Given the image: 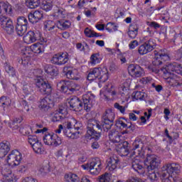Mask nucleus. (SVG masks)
I'll return each instance as SVG.
<instances>
[{"label": "nucleus", "instance_id": "37", "mask_svg": "<svg viewBox=\"0 0 182 182\" xmlns=\"http://www.w3.org/2000/svg\"><path fill=\"white\" fill-rule=\"evenodd\" d=\"M76 124H77V121L75 119V118L71 119L70 121L65 122V123L63 124L64 129H73V127H75V130H79L80 127H75Z\"/></svg>", "mask_w": 182, "mask_h": 182}, {"label": "nucleus", "instance_id": "19", "mask_svg": "<svg viewBox=\"0 0 182 182\" xmlns=\"http://www.w3.org/2000/svg\"><path fill=\"white\" fill-rule=\"evenodd\" d=\"M51 62L53 63V65H58V66L66 65V63L69 62L68 53H62L54 55L51 59Z\"/></svg>", "mask_w": 182, "mask_h": 182}, {"label": "nucleus", "instance_id": "22", "mask_svg": "<svg viewBox=\"0 0 182 182\" xmlns=\"http://www.w3.org/2000/svg\"><path fill=\"white\" fill-rule=\"evenodd\" d=\"M129 142L124 141L117 144V151L120 156H128L130 153V146Z\"/></svg>", "mask_w": 182, "mask_h": 182}, {"label": "nucleus", "instance_id": "39", "mask_svg": "<svg viewBox=\"0 0 182 182\" xmlns=\"http://www.w3.org/2000/svg\"><path fill=\"white\" fill-rule=\"evenodd\" d=\"M46 47L45 44L37 43L33 45L32 49L34 53H42L45 52Z\"/></svg>", "mask_w": 182, "mask_h": 182}, {"label": "nucleus", "instance_id": "17", "mask_svg": "<svg viewBox=\"0 0 182 182\" xmlns=\"http://www.w3.org/2000/svg\"><path fill=\"white\" fill-rule=\"evenodd\" d=\"M128 73L132 77H143L144 70L137 64H130L128 66Z\"/></svg>", "mask_w": 182, "mask_h": 182}, {"label": "nucleus", "instance_id": "7", "mask_svg": "<svg viewBox=\"0 0 182 182\" xmlns=\"http://www.w3.org/2000/svg\"><path fill=\"white\" fill-rule=\"evenodd\" d=\"M162 73L166 80L173 86H178L181 82V78L176 75L175 70H168V65L161 68Z\"/></svg>", "mask_w": 182, "mask_h": 182}, {"label": "nucleus", "instance_id": "49", "mask_svg": "<svg viewBox=\"0 0 182 182\" xmlns=\"http://www.w3.org/2000/svg\"><path fill=\"white\" fill-rule=\"evenodd\" d=\"M31 60L30 56L22 57L21 58L18 59V62L22 66H28L29 65V61Z\"/></svg>", "mask_w": 182, "mask_h": 182}, {"label": "nucleus", "instance_id": "2", "mask_svg": "<svg viewBox=\"0 0 182 182\" xmlns=\"http://www.w3.org/2000/svg\"><path fill=\"white\" fill-rule=\"evenodd\" d=\"M161 164V160L157 155L147 154L144 160V166L140 164L139 159H132V168L136 171V173H139V174H143L146 170L150 180H151V181H156L159 180L160 177V173L156 171V169L160 167Z\"/></svg>", "mask_w": 182, "mask_h": 182}, {"label": "nucleus", "instance_id": "46", "mask_svg": "<svg viewBox=\"0 0 182 182\" xmlns=\"http://www.w3.org/2000/svg\"><path fill=\"white\" fill-rule=\"evenodd\" d=\"M84 33L87 38H98L99 36V33L89 29V28L85 29Z\"/></svg>", "mask_w": 182, "mask_h": 182}, {"label": "nucleus", "instance_id": "34", "mask_svg": "<svg viewBox=\"0 0 182 182\" xmlns=\"http://www.w3.org/2000/svg\"><path fill=\"white\" fill-rule=\"evenodd\" d=\"M9 35H12L15 31V28L14 27V23L12 20L9 19L6 23L3 24V27H1Z\"/></svg>", "mask_w": 182, "mask_h": 182}, {"label": "nucleus", "instance_id": "53", "mask_svg": "<svg viewBox=\"0 0 182 182\" xmlns=\"http://www.w3.org/2000/svg\"><path fill=\"white\" fill-rule=\"evenodd\" d=\"M114 107L117 109V110H119L122 114H124V112H126V109H127V106H122L118 102L114 104Z\"/></svg>", "mask_w": 182, "mask_h": 182}, {"label": "nucleus", "instance_id": "5", "mask_svg": "<svg viewBox=\"0 0 182 182\" xmlns=\"http://www.w3.org/2000/svg\"><path fill=\"white\" fill-rule=\"evenodd\" d=\"M87 80H100V83H105L109 79V71L106 68H95L90 70Z\"/></svg>", "mask_w": 182, "mask_h": 182}, {"label": "nucleus", "instance_id": "40", "mask_svg": "<svg viewBox=\"0 0 182 182\" xmlns=\"http://www.w3.org/2000/svg\"><path fill=\"white\" fill-rule=\"evenodd\" d=\"M132 97L135 100H145L146 97H147V94L140 91H135L132 93Z\"/></svg>", "mask_w": 182, "mask_h": 182}, {"label": "nucleus", "instance_id": "47", "mask_svg": "<svg viewBox=\"0 0 182 182\" xmlns=\"http://www.w3.org/2000/svg\"><path fill=\"white\" fill-rule=\"evenodd\" d=\"M41 8L43 9V11L49 12V11H51L52 8H53V4L50 2L46 1L41 4Z\"/></svg>", "mask_w": 182, "mask_h": 182}, {"label": "nucleus", "instance_id": "9", "mask_svg": "<svg viewBox=\"0 0 182 182\" xmlns=\"http://www.w3.org/2000/svg\"><path fill=\"white\" fill-rule=\"evenodd\" d=\"M81 167H82L84 170L90 171V174H92V176H97V174L102 171V168H103V166L99 158L92 159V161L82 165Z\"/></svg>", "mask_w": 182, "mask_h": 182}, {"label": "nucleus", "instance_id": "59", "mask_svg": "<svg viewBox=\"0 0 182 182\" xmlns=\"http://www.w3.org/2000/svg\"><path fill=\"white\" fill-rule=\"evenodd\" d=\"M149 70H150L151 72H153V73L157 74V73H160V72L163 73V71L161 70H161L159 69V67H157V66L154 65L149 66Z\"/></svg>", "mask_w": 182, "mask_h": 182}, {"label": "nucleus", "instance_id": "16", "mask_svg": "<svg viewBox=\"0 0 182 182\" xmlns=\"http://www.w3.org/2000/svg\"><path fill=\"white\" fill-rule=\"evenodd\" d=\"M41 39H42V33L39 31H30L23 36V41L27 44L33 43Z\"/></svg>", "mask_w": 182, "mask_h": 182}, {"label": "nucleus", "instance_id": "51", "mask_svg": "<svg viewBox=\"0 0 182 182\" xmlns=\"http://www.w3.org/2000/svg\"><path fill=\"white\" fill-rule=\"evenodd\" d=\"M105 29L108 31V32H116V31H117V26L114 25V23H112V22H109L107 23L106 26H105Z\"/></svg>", "mask_w": 182, "mask_h": 182}, {"label": "nucleus", "instance_id": "24", "mask_svg": "<svg viewBox=\"0 0 182 182\" xmlns=\"http://www.w3.org/2000/svg\"><path fill=\"white\" fill-rule=\"evenodd\" d=\"M53 106V100L49 97H46L40 100L39 107L43 112H48Z\"/></svg>", "mask_w": 182, "mask_h": 182}, {"label": "nucleus", "instance_id": "20", "mask_svg": "<svg viewBox=\"0 0 182 182\" xmlns=\"http://www.w3.org/2000/svg\"><path fill=\"white\" fill-rule=\"evenodd\" d=\"M123 119L124 118H119L115 121V126L116 127H118V129H125L126 131L123 132L122 134H127L129 132H134L136 127L132 122H123Z\"/></svg>", "mask_w": 182, "mask_h": 182}, {"label": "nucleus", "instance_id": "27", "mask_svg": "<svg viewBox=\"0 0 182 182\" xmlns=\"http://www.w3.org/2000/svg\"><path fill=\"white\" fill-rule=\"evenodd\" d=\"M11 151V143L8 141H3L0 143V158L5 157Z\"/></svg>", "mask_w": 182, "mask_h": 182}, {"label": "nucleus", "instance_id": "18", "mask_svg": "<svg viewBox=\"0 0 182 182\" xmlns=\"http://www.w3.org/2000/svg\"><path fill=\"white\" fill-rule=\"evenodd\" d=\"M19 132L21 134H23V136H28V141L29 144H31V146H33L36 143H38V141H39L36 135H32V133H33V130H32V128L31 127H28L27 129L25 128H21L19 129Z\"/></svg>", "mask_w": 182, "mask_h": 182}, {"label": "nucleus", "instance_id": "55", "mask_svg": "<svg viewBox=\"0 0 182 182\" xmlns=\"http://www.w3.org/2000/svg\"><path fill=\"white\" fill-rule=\"evenodd\" d=\"M23 92L25 95H31L33 92V90H32L31 85L26 84L23 86Z\"/></svg>", "mask_w": 182, "mask_h": 182}, {"label": "nucleus", "instance_id": "32", "mask_svg": "<svg viewBox=\"0 0 182 182\" xmlns=\"http://www.w3.org/2000/svg\"><path fill=\"white\" fill-rule=\"evenodd\" d=\"M64 72L68 79H71V80H79L80 77H77V71L76 70H72L69 68H64Z\"/></svg>", "mask_w": 182, "mask_h": 182}, {"label": "nucleus", "instance_id": "63", "mask_svg": "<svg viewBox=\"0 0 182 182\" xmlns=\"http://www.w3.org/2000/svg\"><path fill=\"white\" fill-rule=\"evenodd\" d=\"M55 12L60 16H63V15H65V9H63V8L56 7Z\"/></svg>", "mask_w": 182, "mask_h": 182}, {"label": "nucleus", "instance_id": "29", "mask_svg": "<svg viewBox=\"0 0 182 182\" xmlns=\"http://www.w3.org/2000/svg\"><path fill=\"white\" fill-rule=\"evenodd\" d=\"M63 134L68 137V139H72L73 140L76 139H79V134H80V132L79 131H74L72 129H63Z\"/></svg>", "mask_w": 182, "mask_h": 182}, {"label": "nucleus", "instance_id": "58", "mask_svg": "<svg viewBox=\"0 0 182 182\" xmlns=\"http://www.w3.org/2000/svg\"><path fill=\"white\" fill-rule=\"evenodd\" d=\"M9 127H10L11 129L13 130H16L17 129H19V125H18V123H16V121L13 119L9 123Z\"/></svg>", "mask_w": 182, "mask_h": 182}, {"label": "nucleus", "instance_id": "57", "mask_svg": "<svg viewBox=\"0 0 182 182\" xmlns=\"http://www.w3.org/2000/svg\"><path fill=\"white\" fill-rule=\"evenodd\" d=\"M127 93V88L124 85H121L118 87V95L121 96H124Z\"/></svg>", "mask_w": 182, "mask_h": 182}, {"label": "nucleus", "instance_id": "43", "mask_svg": "<svg viewBox=\"0 0 182 182\" xmlns=\"http://www.w3.org/2000/svg\"><path fill=\"white\" fill-rule=\"evenodd\" d=\"M26 5L30 9H36L41 5V0H29L26 2Z\"/></svg>", "mask_w": 182, "mask_h": 182}, {"label": "nucleus", "instance_id": "14", "mask_svg": "<svg viewBox=\"0 0 182 182\" xmlns=\"http://www.w3.org/2000/svg\"><path fill=\"white\" fill-rule=\"evenodd\" d=\"M22 160V154L19 151L13 150L7 156V163L9 166L15 167L19 166Z\"/></svg>", "mask_w": 182, "mask_h": 182}, {"label": "nucleus", "instance_id": "1", "mask_svg": "<svg viewBox=\"0 0 182 182\" xmlns=\"http://www.w3.org/2000/svg\"><path fill=\"white\" fill-rule=\"evenodd\" d=\"M116 114L112 109H107L100 121L91 119L87 122V134L95 140H99L102 136V132H109L114 124Z\"/></svg>", "mask_w": 182, "mask_h": 182}, {"label": "nucleus", "instance_id": "35", "mask_svg": "<svg viewBox=\"0 0 182 182\" xmlns=\"http://www.w3.org/2000/svg\"><path fill=\"white\" fill-rule=\"evenodd\" d=\"M168 70H175V73L181 75L182 76V67L181 64L177 63H173L168 65Z\"/></svg>", "mask_w": 182, "mask_h": 182}, {"label": "nucleus", "instance_id": "25", "mask_svg": "<svg viewBox=\"0 0 182 182\" xmlns=\"http://www.w3.org/2000/svg\"><path fill=\"white\" fill-rule=\"evenodd\" d=\"M28 21L31 23H37L42 18H43V12L41 11H35L33 13L28 14Z\"/></svg>", "mask_w": 182, "mask_h": 182}, {"label": "nucleus", "instance_id": "41", "mask_svg": "<svg viewBox=\"0 0 182 182\" xmlns=\"http://www.w3.org/2000/svg\"><path fill=\"white\" fill-rule=\"evenodd\" d=\"M64 178L67 182H79L80 180L77 175L72 173H66Z\"/></svg>", "mask_w": 182, "mask_h": 182}, {"label": "nucleus", "instance_id": "42", "mask_svg": "<svg viewBox=\"0 0 182 182\" xmlns=\"http://www.w3.org/2000/svg\"><path fill=\"white\" fill-rule=\"evenodd\" d=\"M33 151L37 154H42L43 153V146H42V143L38 141L36 144L31 146Z\"/></svg>", "mask_w": 182, "mask_h": 182}, {"label": "nucleus", "instance_id": "4", "mask_svg": "<svg viewBox=\"0 0 182 182\" xmlns=\"http://www.w3.org/2000/svg\"><path fill=\"white\" fill-rule=\"evenodd\" d=\"M181 173V166L177 163L166 164L161 168V177L163 182H178V175Z\"/></svg>", "mask_w": 182, "mask_h": 182}, {"label": "nucleus", "instance_id": "64", "mask_svg": "<svg viewBox=\"0 0 182 182\" xmlns=\"http://www.w3.org/2000/svg\"><path fill=\"white\" fill-rule=\"evenodd\" d=\"M127 182H143V181L137 177H131L128 179Z\"/></svg>", "mask_w": 182, "mask_h": 182}, {"label": "nucleus", "instance_id": "62", "mask_svg": "<svg viewBox=\"0 0 182 182\" xmlns=\"http://www.w3.org/2000/svg\"><path fill=\"white\" fill-rule=\"evenodd\" d=\"M175 59L176 60H180L182 63V49L178 50L176 51L175 54Z\"/></svg>", "mask_w": 182, "mask_h": 182}, {"label": "nucleus", "instance_id": "8", "mask_svg": "<svg viewBox=\"0 0 182 182\" xmlns=\"http://www.w3.org/2000/svg\"><path fill=\"white\" fill-rule=\"evenodd\" d=\"M63 93L70 95L75 92L80 90V85L73 81H60L58 85Z\"/></svg>", "mask_w": 182, "mask_h": 182}, {"label": "nucleus", "instance_id": "10", "mask_svg": "<svg viewBox=\"0 0 182 182\" xmlns=\"http://www.w3.org/2000/svg\"><path fill=\"white\" fill-rule=\"evenodd\" d=\"M156 40L153 38H149V37L144 38V43L141 44L138 48V53L139 55H147V53L154 50L156 49Z\"/></svg>", "mask_w": 182, "mask_h": 182}, {"label": "nucleus", "instance_id": "30", "mask_svg": "<svg viewBox=\"0 0 182 182\" xmlns=\"http://www.w3.org/2000/svg\"><path fill=\"white\" fill-rule=\"evenodd\" d=\"M139 33V26L136 23H132L129 26L127 35L131 39H135L136 36Z\"/></svg>", "mask_w": 182, "mask_h": 182}, {"label": "nucleus", "instance_id": "13", "mask_svg": "<svg viewBox=\"0 0 182 182\" xmlns=\"http://www.w3.org/2000/svg\"><path fill=\"white\" fill-rule=\"evenodd\" d=\"M43 140L47 146L58 147V146H60V144H62V138L54 133L46 132Z\"/></svg>", "mask_w": 182, "mask_h": 182}, {"label": "nucleus", "instance_id": "56", "mask_svg": "<svg viewBox=\"0 0 182 182\" xmlns=\"http://www.w3.org/2000/svg\"><path fill=\"white\" fill-rule=\"evenodd\" d=\"M110 173H105V174L100 176V182H110Z\"/></svg>", "mask_w": 182, "mask_h": 182}, {"label": "nucleus", "instance_id": "28", "mask_svg": "<svg viewBox=\"0 0 182 182\" xmlns=\"http://www.w3.org/2000/svg\"><path fill=\"white\" fill-rule=\"evenodd\" d=\"M0 15H12V6L8 2H0Z\"/></svg>", "mask_w": 182, "mask_h": 182}, {"label": "nucleus", "instance_id": "61", "mask_svg": "<svg viewBox=\"0 0 182 182\" xmlns=\"http://www.w3.org/2000/svg\"><path fill=\"white\" fill-rule=\"evenodd\" d=\"M137 46H139V41L137 40H134L129 44V49H135Z\"/></svg>", "mask_w": 182, "mask_h": 182}, {"label": "nucleus", "instance_id": "36", "mask_svg": "<svg viewBox=\"0 0 182 182\" xmlns=\"http://www.w3.org/2000/svg\"><path fill=\"white\" fill-rule=\"evenodd\" d=\"M44 70L50 76H58V68L52 65H45Z\"/></svg>", "mask_w": 182, "mask_h": 182}, {"label": "nucleus", "instance_id": "31", "mask_svg": "<svg viewBox=\"0 0 182 182\" xmlns=\"http://www.w3.org/2000/svg\"><path fill=\"white\" fill-rule=\"evenodd\" d=\"M65 119H66V117L65 115V113L63 112V109H59L58 110L54 112V115L52 118V122H63Z\"/></svg>", "mask_w": 182, "mask_h": 182}, {"label": "nucleus", "instance_id": "48", "mask_svg": "<svg viewBox=\"0 0 182 182\" xmlns=\"http://www.w3.org/2000/svg\"><path fill=\"white\" fill-rule=\"evenodd\" d=\"M5 70L10 76H14L16 75V73L15 72V68L14 67L11 66L9 64H6L5 65Z\"/></svg>", "mask_w": 182, "mask_h": 182}, {"label": "nucleus", "instance_id": "38", "mask_svg": "<svg viewBox=\"0 0 182 182\" xmlns=\"http://www.w3.org/2000/svg\"><path fill=\"white\" fill-rule=\"evenodd\" d=\"M71 23L66 20V21H59L57 23V28L60 29L61 31H65V29H69L70 28Z\"/></svg>", "mask_w": 182, "mask_h": 182}, {"label": "nucleus", "instance_id": "23", "mask_svg": "<svg viewBox=\"0 0 182 182\" xmlns=\"http://www.w3.org/2000/svg\"><path fill=\"white\" fill-rule=\"evenodd\" d=\"M108 136L112 143L120 144V143L124 142V141H123V136L120 134V133H119V132L116 131V129L109 130Z\"/></svg>", "mask_w": 182, "mask_h": 182}, {"label": "nucleus", "instance_id": "52", "mask_svg": "<svg viewBox=\"0 0 182 182\" xmlns=\"http://www.w3.org/2000/svg\"><path fill=\"white\" fill-rule=\"evenodd\" d=\"M41 173H50V165H49V161L43 162V166L40 168Z\"/></svg>", "mask_w": 182, "mask_h": 182}, {"label": "nucleus", "instance_id": "33", "mask_svg": "<svg viewBox=\"0 0 182 182\" xmlns=\"http://www.w3.org/2000/svg\"><path fill=\"white\" fill-rule=\"evenodd\" d=\"M44 28L48 32L55 33L58 28V23L56 24L54 21L49 20L45 23Z\"/></svg>", "mask_w": 182, "mask_h": 182}, {"label": "nucleus", "instance_id": "6", "mask_svg": "<svg viewBox=\"0 0 182 182\" xmlns=\"http://www.w3.org/2000/svg\"><path fill=\"white\" fill-rule=\"evenodd\" d=\"M162 73L166 80L173 86H178L181 82V78L176 75L175 70H168V65L161 68Z\"/></svg>", "mask_w": 182, "mask_h": 182}, {"label": "nucleus", "instance_id": "12", "mask_svg": "<svg viewBox=\"0 0 182 182\" xmlns=\"http://www.w3.org/2000/svg\"><path fill=\"white\" fill-rule=\"evenodd\" d=\"M36 87L38 92H40L41 95H47L49 96L52 93V86L48 81L43 80L41 77L36 79Z\"/></svg>", "mask_w": 182, "mask_h": 182}, {"label": "nucleus", "instance_id": "50", "mask_svg": "<svg viewBox=\"0 0 182 182\" xmlns=\"http://www.w3.org/2000/svg\"><path fill=\"white\" fill-rule=\"evenodd\" d=\"M133 149L136 150V149H143V141L140 139V138H136L133 143Z\"/></svg>", "mask_w": 182, "mask_h": 182}, {"label": "nucleus", "instance_id": "11", "mask_svg": "<svg viewBox=\"0 0 182 182\" xmlns=\"http://www.w3.org/2000/svg\"><path fill=\"white\" fill-rule=\"evenodd\" d=\"M154 55H155V58L152 61V65L154 66L159 68L161 65H163V62L170 60V56L168 55L166 49L159 50V51L155 50L154 51Z\"/></svg>", "mask_w": 182, "mask_h": 182}, {"label": "nucleus", "instance_id": "45", "mask_svg": "<svg viewBox=\"0 0 182 182\" xmlns=\"http://www.w3.org/2000/svg\"><path fill=\"white\" fill-rule=\"evenodd\" d=\"M11 105V102H9V97H7L6 96H2L0 97V107H3V109H5V107L9 106Z\"/></svg>", "mask_w": 182, "mask_h": 182}, {"label": "nucleus", "instance_id": "26", "mask_svg": "<svg viewBox=\"0 0 182 182\" xmlns=\"http://www.w3.org/2000/svg\"><path fill=\"white\" fill-rule=\"evenodd\" d=\"M116 95H117V92H116L114 87L112 84H109L108 85L105 86L104 96L107 100H112V99H113Z\"/></svg>", "mask_w": 182, "mask_h": 182}, {"label": "nucleus", "instance_id": "21", "mask_svg": "<svg viewBox=\"0 0 182 182\" xmlns=\"http://www.w3.org/2000/svg\"><path fill=\"white\" fill-rule=\"evenodd\" d=\"M119 163H120V161L117 156L109 157L107 160L106 170L110 173L116 171V170H117V167H119Z\"/></svg>", "mask_w": 182, "mask_h": 182}, {"label": "nucleus", "instance_id": "54", "mask_svg": "<svg viewBox=\"0 0 182 182\" xmlns=\"http://www.w3.org/2000/svg\"><path fill=\"white\" fill-rule=\"evenodd\" d=\"M2 174L4 176V177H6L4 182H14V178H12V171H9L8 173H5V172L3 171Z\"/></svg>", "mask_w": 182, "mask_h": 182}, {"label": "nucleus", "instance_id": "3", "mask_svg": "<svg viewBox=\"0 0 182 182\" xmlns=\"http://www.w3.org/2000/svg\"><path fill=\"white\" fill-rule=\"evenodd\" d=\"M95 95L88 92L82 95V101L77 97H73L70 98L69 101V105L70 109L75 110H86L87 112H90L93 106V102H95Z\"/></svg>", "mask_w": 182, "mask_h": 182}, {"label": "nucleus", "instance_id": "15", "mask_svg": "<svg viewBox=\"0 0 182 182\" xmlns=\"http://www.w3.org/2000/svg\"><path fill=\"white\" fill-rule=\"evenodd\" d=\"M28 31V19L23 16H19L17 18L16 31L18 36H23Z\"/></svg>", "mask_w": 182, "mask_h": 182}, {"label": "nucleus", "instance_id": "60", "mask_svg": "<svg viewBox=\"0 0 182 182\" xmlns=\"http://www.w3.org/2000/svg\"><path fill=\"white\" fill-rule=\"evenodd\" d=\"M146 25H148V26H150V28H154V29H159V28H160V24H159L156 21H148L146 22Z\"/></svg>", "mask_w": 182, "mask_h": 182}, {"label": "nucleus", "instance_id": "44", "mask_svg": "<svg viewBox=\"0 0 182 182\" xmlns=\"http://www.w3.org/2000/svg\"><path fill=\"white\" fill-rule=\"evenodd\" d=\"M91 65H97V63H100L102 61V58H100V55L99 53H95L91 55Z\"/></svg>", "mask_w": 182, "mask_h": 182}]
</instances>
